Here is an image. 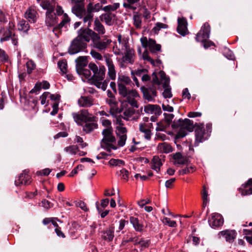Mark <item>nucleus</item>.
<instances>
[{"instance_id": "nucleus-28", "label": "nucleus", "mask_w": 252, "mask_h": 252, "mask_svg": "<svg viewBox=\"0 0 252 252\" xmlns=\"http://www.w3.org/2000/svg\"><path fill=\"white\" fill-rule=\"evenodd\" d=\"M80 170L83 169H90L93 167L94 164V162L91 158H80Z\"/></svg>"}, {"instance_id": "nucleus-42", "label": "nucleus", "mask_w": 252, "mask_h": 252, "mask_svg": "<svg viewBox=\"0 0 252 252\" xmlns=\"http://www.w3.org/2000/svg\"><path fill=\"white\" fill-rule=\"evenodd\" d=\"M136 241L137 243H135V245L137 246L139 248H140L141 251H142L149 246V241L148 240H145L137 238Z\"/></svg>"}, {"instance_id": "nucleus-17", "label": "nucleus", "mask_w": 252, "mask_h": 252, "mask_svg": "<svg viewBox=\"0 0 252 252\" xmlns=\"http://www.w3.org/2000/svg\"><path fill=\"white\" fill-rule=\"evenodd\" d=\"M195 141L194 145L197 146L198 144L204 141L205 138V129L202 125L197 126L195 130Z\"/></svg>"}, {"instance_id": "nucleus-7", "label": "nucleus", "mask_w": 252, "mask_h": 252, "mask_svg": "<svg viewBox=\"0 0 252 252\" xmlns=\"http://www.w3.org/2000/svg\"><path fill=\"white\" fill-rule=\"evenodd\" d=\"M94 34L93 47L100 51H104L111 43V40L107 38L100 40V37L98 33Z\"/></svg>"}, {"instance_id": "nucleus-12", "label": "nucleus", "mask_w": 252, "mask_h": 252, "mask_svg": "<svg viewBox=\"0 0 252 252\" xmlns=\"http://www.w3.org/2000/svg\"><path fill=\"white\" fill-rule=\"evenodd\" d=\"M210 26L205 23L200 32L197 34L196 40L197 41H205L209 37Z\"/></svg>"}, {"instance_id": "nucleus-46", "label": "nucleus", "mask_w": 252, "mask_h": 252, "mask_svg": "<svg viewBox=\"0 0 252 252\" xmlns=\"http://www.w3.org/2000/svg\"><path fill=\"white\" fill-rule=\"evenodd\" d=\"M72 12L77 17H79V0H71Z\"/></svg>"}, {"instance_id": "nucleus-50", "label": "nucleus", "mask_w": 252, "mask_h": 252, "mask_svg": "<svg viewBox=\"0 0 252 252\" xmlns=\"http://www.w3.org/2000/svg\"><path fill=\"white\" fill-rule=\"evenodd\" d=\"M116 133L117 136H126L127 130L125 127L116 126Z\"/></svg>"}, {"instance_id": "nucleus-49", "label": "nucleus", "mask_w": 252, "mask_h": 252, "mask_svg": "<svg viewBox=\"0 0 252 252\" xmlns=\"http://www.w3.org/2000/svg\"><path fill=\"white\" fill-rule=\"evenodd\" d=\"M64 150L71 155H75L78 151L77 145H71L65 148Z\"/></svg>"}, {"instance_id": "nucleus-15", "label": "nucleus", "mask_w": 252, "mask_h": 252, "mask_svg": "<svg viewBox=\"0 0 252 252\" xmlns=\"http://www.w3.org/2000/svg\"><path fill=\"white\" fill-rule=\"evenodd\" d=\"M118 43H116L115 46H114L113 51L114 53L117 55H120L123 53L126 48H127V43L125 41L121 40V35H119L118 37Z\"/></svg>"}, {"instance_id": "nucleus-25", "label": "nucleus", "mask_w": 252, "mask_h": 252, "mask_svg": "<svg viewBox=\"0 0 252 252\" xmlns=\"http://www.w3.org/2000/svg\"><path fill=\"white\" fill-rule=\"evenodd\" d=\"M50 87V83L47 81H43L42 82H37L34 88L31 90L30 93H35L37 94L42 88L43 89H48Z\"/></svg>"}, {"instance_id": "nucleus-35", "label": "nucleus", "mask_w": 252, "mask_h": 252, "mask_svg": "<svg viewBox=\"0 0 252 252\" xmlns=\"http://www.w3.org/2000/svg\"><path fill=\"white\" fill-rule=\"evenodd\" d=\"M152 168L158 172L160 170V167L162 165L161 159L158 156H154L152 160Z\"/></svg>"}, {"instance_id": "nucleus-22", "label": "nucleus", "mask_w": 252, "mask_h": 252, "mask_svg": "<svg viewBox=\"0 0 252 252\" xmlns=\"http://www.w3.org/2000/svg\"><path fill=\"white\" fill-rule=\"evenodd\" d=\"M144 111L149 114L159 115L161 113L160 107L158 105L148 104L144 106Z\"/></svg>"}, {"instance_id": "nucleus-57", "label": "nucleus", "mask_w": 252, "mask_h": 252, "mask_svg": "<svg viewBox=\"0 0 252 252\" xmlns=\"http://www.w3.org/2000/svg\"><path fill=\"white\" fill-rule=\"evenodd\" d=\"M90 54L91 56L95 60L101 61L103 59V57L101 55V54H100L99 53L95 50H92L91 51Z\"/></svg>"}, {"instance_id": "nucleus-2", "label": "nucleus", "mask_w": 252, "mask_h": 252, "mask_svg": "<svg viewBox=\"0 0 252 252\" xmlns=\"http://www.w3.org/2000/svg\"><path fill=\"white\" fill-rule=\"evenodd\" d=\"M119 94L124 98L123 101L129 103L133 107H138L135 98L139 97V94L135 90L130 89L122 84L119 85Z\"/></svg>"}, {"instance_id": "nucleus-37", "label": "nucleus", "mask_w": 252, "mask_h": 252, "mask_svg": "<svg viewBox=\"0 0 252 252\" xmlns=\"http://www.w3.org/2000/svg\"><path fill=\"white\" fill-rule=\"evenodd\" d=\"M36 12L33 9H29L25 13L26 17L31 23H34L36 20Z\"/></svg>"}, {"instance_id": "nucleus-36", "label": "nucleus", "mask_w": 252, "mask_h": 252, "mask_svg": "<svg viewBox=\"0 0 252 252\" xmlns=\"http://www.w3.org/2000/svg\"><path fill=\"white\" fill-rule=\"evenodd\" d=\"M130 221L136 231H141L143 230V225L139 222L137 218L131 217Z\"/></svg>"}, {"instance_id": "nucleus-43", "label": "nucleus", "mask_w": 252, "mask_h": 252, "mask_svg": "<svg viewBox=\"0 0 252 252\" xmlns=\"http://www.w3.org/2000/svg\"><path fill=\"white\" fill-rule=\"evenodd\" d=\"M122 84L124 86H126V85H129L132 84L131 80L130 78L126 76H122L120 78H119V82L118 83V88H119V84ZM119 88H118V89Z\"/></svg>"}, {"instance_id": "nucleus-19", "label": "nucleus", "mask_w": 252, "mask_h": 252, "mask_svg": "<svg viewBox=\"0 0 252 252\" xmlns=\"http://www.w3.org/2000/svg\"><path fill=\"white\" fill-rule=\"evenodd\" d=\"M83 16H84L83 22L84 24H85V26L89 28L91 26V22L94 15L92 13L88 12L87 10L86 11L84 10L80 5V18H81Z\"/></svg>"}, {"instance_id": "nucleus-62", "label": "nucleus", "mask_w": 252, "mask_h": 252, "mask_svg": "<svg viewBox=\"0 0 252 252\" xmlns=\"http://www.w3.org/2000/svg\"><path fill=\"white\" fill-rule=\"evenodd\" d=\"M117 137L118 138V145L120 147L124 146L125 145L126 141L127 139V136L121 135V136Z\"/></svg>"}, {"instance_id": "nucleus-38", "label": "nucleus", "mask_w": 252, "mask_h": 252, "mask_svg": "<svg viewBox=\"0 0 252 252\" xmlns=\"http://www.w3.org/2000/svg\"><path fill=\"white\" fill-rule=\"evenodd\" d=\"M139 130L144 134V137L146 139L150 140L151 139V131L147 128V126L145 124H140L139 125Z\"/></svg>"}, {"instance_id": "nucleus-52", "label": "nucleus", "mask_w": 252, "mask_h": 252, "mask_svg": "<svg viewBox=\"0 0 252 252\" xmlns=\"http://www.w3.org/2000/svg\"><path fill=\"white\" fill-rule=\"evenodd\" d=\"M88 63V61L87 60V57H86V56L80 57V75H81V68L87 67Z\"/></svg>"}, {"instance_id": "nucleus-51", "label": "nucleus", "mask_w": 252, "mask_h": 252, "mask_svg": "<svg viewBox=\"0 0 252 252\" xmlns=\"http://www.w3.org/2000/svg\"><path fill=\"white\" fill-rule=\"evenodd\" d=\"M109 164L111 166H121L125 164V162L119 159H111L109 161Z\"/></svg>"}, {"instance_id": "nucleus-5", "label": "nucleus", "mask_w": 252, "mask_h": 252, "mask_svg": "<svg viewBox=\"0 0 252 252\" xmlns=\"http://www.w3.org/2000/svg\"><path fill=\"white\" fill-rule=\"evenodd\" d=\"M102 134L103 137L101 140V143L106 145L107 151L111 152V150H116L117 147L111 143L115 142L116 140L113 134V129H104Z\"/></svg>"}, {"instance_id": "nucleus-11", "label": "nucleus", "mask_w": 252, "mask_h": 252, "mask_svg": "<svg viewBox=\"0 0 252 252\" xmlns=\"http://www.w3.org/2000/svg\"><path fill=\"white\" fill-rule=\"evenodd\" d=\"M210 226L214 228L220 227L223 224L222 216L218 213H213L208 220Z\"/></svg>"}, {"instance_id": "nucleus-60", "label": "nucleus", "mask_w": 252, "mask_h": 252, "mask_svg": "<svg viewBox=\"0 0 252 252\" xmlns=\"http://www.w3.org/2000/svg\"><path fill=\"white\" fill-rule=\"evenodd\" d=\"M118 8L117 5H109L104 6L102 8V10H104L105 13L106 12H112L115 11Z\"/></svg>"}, {"instance_id": "nucleus-58", "label": "nucleus", "mask_w": 252, "mask_h": 252, "mask_svg": "<svg viewBox=\"0 0 252 252\" xmlns=\"http://www.w3.org/2000/svg\"><path fill=\"white\" fill-rule=\"evenodd\" d=\"M194 166H190L189 167H187L184 169L180 170L179 172L180 175L188 174L190 172H192L194 171Z\"/></svg>"}, {"instance_id": "nucleus-24", "label": "nucleus", "mask_w": 252, "mask_h": 252, "mask_svg": "<svg viewBox=\"0 0 252 252\" xmlns=\"http://www.w3.org/2000/svg\"><path fill=\"white\" fill-rule=\"evenodd\" d=\"M78 35L71 42L68 48V52L70 55H74L79 53V31Z\"/></svg>"}, {"instance_id": "nucleus-56", "label": "nucleus", "mask_w": 252, "mask_h": 252, "mask_svg": "<svg viewBox=\"0 0 252 252\" xmlns=\"http://www.w3.org/2000/svg\"><path fill=\"white\" fill-rule=\"evenodd\" d=\"M26 65L28 74L31 73L32 70H34L35 68V63L32 61L28 62Z\"/></svg>"}, {"instance_id": "nucleus-16", "label": "nucleus", "mask_w": 252, "mask_h": 252, "mask_svg": "<svg viewBox=\"0 0 252 252\" xmlns=\"http://www.w3.org/2000/svg\"><path fill=\"white\" fill-rule=\"evenodd\" d=\"M100 20L108 26L113 25L116 21V15L113 12H106L99 16Z\"/></svg>"}, {"instance_id": "nucleus-10", "label": "nucleus", "mask_w": 252, "mask_h": 252, "mask_svg": "<svg viewBox=\"0 0 252 252\" xmlns=\"http://www.w3.org/2000/svg\"><path fill=\"white\" fill-rule=\"evenodd\" d=\"M141 90L145 99L148 102H154L155 101V97L157 95V92L155 87L153 86L147 88L142 87Z\"/></svg>"}, {"instance_id": "nucleus-14", "label": "nucleus", "mask_w": 252, "mask_h": 252, "mask_svg": "<svg viewBox=\"0 0 252 252\" xmlns=\"http://www.w3.org/2000/svg\"><path fill=\"white\" fill-rule=\"evenodd\" d=\"M54 8L48 9L46 13V25L48 27H53L58 22V18L54 13Z\"/></svg>"}, {"instance_id": "nucleus-41", "label": "nucleus", "mask_w": 252, "mask_h": 252, "mask_svg": "<svg viewBox=\"0 0 252 252\" xmlns=\"http://www.w3.org/2000/svg\"><path fill=\"white\" fill-rule=\"evenodd\" d=\"M91 69L89 67V64L86 67L81 68V75L84 76L86 79H92Z\"/></svg>"}, {"instance_id": "nucleus-30", "label": "nucleus", "mask_w": 252, "mask_h": 252, "mask_svg": "<svg viewBox=\"0 0 252 252\" xmlns=\"http://www.w3.org/2000/svg\"><path fill=\"white\" fill-rule=\"evenodd\" d=\"M175 160L174 164H186L188 162L186 157L183 156L180 153H177L173 156Z\"/></svg>"}, {"instance_id": "nucleus-48", "label": "nucleus", "mask_w": 252, "mask_h": 252, "mask_svg": "<svg viewBox=\"0 0 252 252\" xmlns=\"http://www.w3.org/2000/svg\"><path fill=\"white\" fill-rule=\"evenodd\" d=\"M80 209H81L85 213L84 215H82V217L84 220H86L87 216V214H86V213L89 212V208L84 202L80 201Z\"/></svg>"}, {"instance_id": "nucleus-31", "label": "nucleus", "mask_w": 252, "mask_h": 252, "mask_svg": "<svg viewBox=\"0 0 252 252\" xmlns=\"http://www.w3.org/2000/svg\"><path fill=\"white\" fill-rule=\"evenodd\" d=\"M102 238L108 241H112L114 238V227H110L109 229L103 231Z\"/></svg>"}, {"instance_id": "nucleus-53", "label": "nucleus", "mask_w": 252, "mask_h": 252, "mask_svg": "<svg viewBox=\"0 0 252 252\" xmlns=\"http://www.w3.org/2000/svg\"><path fill=\"white\" fill-rule=\"evenodd\" d=\"M30 25L26 21L22 22L19 27V30L23 31L24 32L27 33L28 31L29 30Z\"/></svg>"}, {"instance_id": "nucleus-55", "label": "nucleus", "mask_w": 252, "mask_h": 252, "mask_svg": "<svg viewBox=\"0 0 252 252\" xmlns=\"http://www.w3.org/2000/svg\"><path fill=\"white\" fill-rule=\"evenodd\" d=\"M101 122L102 126L105 127L104 129H112L111 122L109 120L102 118L101 119Z\"/></svg>"}, {"instance_id": "nucleus-4", "label": "nucleus", "mask_w": 252, "mask_h": 252, "mask_svg": "<svg viewBox=\"0 0 252 252\" xmlns=\"http://www.w3.org/2000/svg\"><path fill=\"white\" fill-rule=\"evenodd\" d=\"M160 80H159L158 76L154 73L153 74V81L154 83L157 85L162 84L164 88V91L162 93L163 97L165 98H171L172 97V94L171 91V88L169 86V79L166 77L165 73L160 71L159 72Z\"/></svg>"}, {"instance_id": "nucleus-21", "label": "nucleus", "mask_w": 252, "mask_h": 252, "mask_svg": "<svg viewBox=\"0 0 252 252\" xmlns=\"http://www.w3.org/2000/svg\"><path fill=\"white\" fill-rule=\"evenodd\" d=\"M239 190L242 195L252 194V178L250 179L245 184L242 185Z\"/></svg>"}, {"instance_id": "nucleus-39", "label": "nucleus", "mask_w": 252, "mask_h": 252, "mask_svg": "<svg viewBox=\"0 0 252 252\" xmlns=\"http://www.w3.org/2000/svg\"><path fill=\"white\" fill-rule=\"evenodd\" d=\"M3 32L2 37L0 38V42L8 41L11 38L12 35V31L10 30H5L4 28H1L0 32Z\"/></svg>"}, {"instance_id": "nucleus-29", "label": "nucleus", "mask_w": 252, "mask_h": 252, "mask_svg": "<svg viewBox=\"0 0 252 252\" xmlns=\"http://www.w3.org/2000/svg\"><path fill=\"white\" fill-rule=\"evenodd\" d=\"M157 150L160 153L168 154L172 151V148L169 144L163 142L158 144Z\"/></svg>"}, {"instance_id": "nucleus-54", "label": "nucleus", "mask_w": 252, "mask_h": 252, "mask_svg": "<svg viewBox=\"0 0 252 252\" xmlns=\"http://www.w3.org/2000/svg\"><path fill=\"white\" fill-rule=\"evenodd\" d=\"M162 222L165 224L168 225L170 227H175L176 226V222L175 221L171 220L169 218L165 217L162 219Z\"/></svg>"}, {"instance_id": "nucleus-6", "label": "nucleus", "mask_w": 252, "mask_h": 252, "mask_svg": "<svg viewBox=\"0 0 252 252\" xmlns=\"http://www.w3.org/2000/svg\"><path fill=\"white\" fill-rule=\"evenodd\" d=\"M94 33H97L88 28L80 30V51L87 47V42H89L91 39L93 41Z\"/></svg>"}, {"instance_id": "nucleus-9", "label": "nucleus", "mask_w": 252, "mask_h": 252, "mask_svg": "<svg viewBox=\"0 0 252 252\" xmlns=\"http://www.w3.org/2000/svg\"><path fill=\"white\" fill-rule=\"evenodd\" d=\"M111 57V56L109 54H106L103 56L108 67V75L111 80H115L116 77V71L115 65Z\"/></svg>"}, {"instance_id": "nucleus-13", "label": "nucleus", "mask_w": 252, "mask_h": 252, "mask_svg": "<svg viewBox=\"0 0 252 252\" xmlns=\"http://www.w3.org/2000/svg\"><path fill=\"white\" fill-rule=\"evenodd\" d=\"M237 232L234 230L226 229L221 231L218 233L219 238H224L226 241L229 243H232L235 239Z\"/></svg>"}, {"instance_id": "nucleus-64", "label": "nucleus", "mask_w": 252, "mask_h": 252, "mask_svg": "<svg viewBox=\"0 0 252 252\" xmlns=\"http://www.w3.org/2000/svg\"><path fill=\"white\" fill-rule=\"evenodd\" d=\"M165 115V123L167 125L169 126L174 118V115L172 114H164Z\"/></svg>"}, {"instance_id": "nucleus-33", "label": "nucleus", "mask_w": 252, "mask_h": 252, "mask_svg": "<svg viewBox=\"0 0 252 252\" xmlns=\"http://www.w3.org/2000/svg\"><path fill=\"white\" fill-rule=\"evenodd\" d=\"M94 30L98 32V34H103L105 32L104 26L101 24L98 18H95L94 21Z\"/></svg>"}, {"instance_id": "nucleus-34", "label": "nucleus", "mask_w": 252, "mask_h": 252, "mask_svg": "<svg viewBox=\"0 0 252 252\" xmlns=\"http://www.w3.org/2000/svg\"><path fill=\"white\" fill-rule=\"evenodd\" d=\"M93 117L89 114L87 110L82 109L80 110V123L85 122L91 121Z\"/></svg>"}, {"instance_id": "nucleus-27", "label": "nucleus", "mask_w": 252, "mask_h": 252, "mask_svg": "<svg viewBox=\"0 0 252 252\" xmlns=\"http://www.w3.org/2000/svg\"><path fill=\"white\" fill-rule=\"evenodd\" d=\"M177 31L182 35H185L188 32L187 22L185 18H179Z\"/></svg>"}, {"instance_id": "nucleus-59", "label": "nucleus", "mask_w": 252, "mask_h": 252, "mask_svg": "<svg viewBox=\"0 0 252 252\" xmlns=\"http://www.w3.org/2000/svg\"><path fill=\"white\" fill-rule=\"evenodd\" d=\"M167 124L165 123L164 121L160 122L157 123V126L156 127L157 131H163L166 128Z\"/></svg>"}, {"instance_id": "nucleus-3", "label": "nucleus", "mask_w": 252, "mask_h": 252, "mask_svg": "<svg viewBox=\"0 0 252 252\" xmlns=\"http://www.w3.org/2000/svg\"><path fill=\"white\" fill-rule=\"evenodd\" d=\"M172 127L173 128H179L176 135L177 138L185 137L188 134V132L193 131L194 128L193 122L188 119L185 120L180 119L177 121L174 120L172 124Z\"/></svg>"}, {"instance_id": "nucleus-47", "label": "nucleus", "mask_w": 252, "mask_h": 252, "mask_svg": "<svg viewBox=\"0 0 252 252\" xmlns=\"http://www.w3.org/2000/svg\"><path fill=\"white\" fill-rule=\"evenodd\" d=\"M58 65L63 73L67 72V62L65 60H60L58 63Z\"/></svg>"}, {"instance_id": "nucleus-45", "label": "nucleus", "mask_w": 252, "mask_h": 252, "mask_svg": "<svg viewBox=\"0 0 252 252\" xmlns=\"http://www.w3.org/2000/svg\"><path fill=\"white\" fill-rule=\"evenodd\" d=\"M134 108L135 107H133L131 106L130 107L127 108L124 111L123 114L125 116V118L127 120L129 118L131 117L134 114L135 112Z\"/></svg>"}, {"instance_id": "nucleus-20", "label": "nucleus", "mask_w": 252, "mask_h": 252, "mask_svg": "<svg viewBox=\"0 0 252 252\" xmlns=\"http://www.w3.org/2000/svg\"><path fill=\"white\" fill-rule=\"evenodd\" d=\"M31 176L26 173L25 171H24L20 174L18 179L15 180V185L16 186L21 185H28L31 183Z\"/></svg>"}, {"instance_id": "nucleus-26", "label": "nucleus", "mask_w": 252, "mask_h": 252, "mask_svg": "<svg viewBox=\"0 0 252 252\" xmlns=\"http://www.w3.org/2000/svg\"><path fill=\"white\" fill-rule=\"evenodd\" d=\"M82 126L83 131L86 133H89L97 128L96 124L93 122V120L89 121H85L80 123Z\"/></svg>"}, {"instance_id": "nucleus-8", "label": "nucleus", "mask_w": 252, "mask_h": 252, "mask_svg": "<svg viewBox=\"0 0 252 252\" xmlns=\"http://www.w3.org/2000/svg\"><path fill=\"white\" fill-rule=\"evenodd\" d=\"M142 45L144 48L149 47L151 52L154 53L160 50L161 46L160 44H156V41L151 38L148 40L147 37H143L140 39Z\"/></svg>"}, {"instance_id": "nucleus-40", "label": "nucleus", "mask_w": 252, "mask_h": 252, "mask_svg": "<svg viewBox=\"0 0 252 252\" xmlns=\"http://www.w3.org/2000/svg\"><path fill=\"white\" fill-rule=\"evenodd\" d=\"M101 9H102V6L99 3H97L94 6L92 3H89L87 7V10L91 13L98 12Z\"/></svg>"}, {"instance_id": "nucleus-61", "label": "nucleus", "mask_w": 252, "mask_h": 252, "mask_svg": "<svg viewBox=\"0 0 252 252\" xmlns=\"http://www.w3.org/2000/svg\"><path fill=\"white\" fill-rule=\"evenodd\" d=\"M8 60V56L6 54L5 52L1 49H0V61L2 62H7Z\"/></svg>"}, {"instance_id": "nucleus-18", "label": "nucleus", "mask_w": 252, "mask_h": 252, "mask_svg": "<svg viewBox=\"0 0 252 252\" xmlns=\"http://www.w3.org/2000/svg\"><path fill=\"white\" fill-rule=\"evenodd\" d=\"M134 50L128 47L124 51V55L123 57V61L126 63L133 64L135 60Z\"/></svg>"}, {"instance_id": "nucleus-44", "label": "nucleus", "mask_w": 252, "mask_h": 252, "mask_svg": "<svg viewBox=\"0 0 252 252\" xmlns=\"http://www.w3.org/2000/svg\"><path fill=\"white\" fill-rule=\"evenodd\" d=\"M126 1H125L123 3V6L128 9H135L136 7L133 6V4L139 1V0H125Z\"/></svg>"}, {"instance_id": "nucleus-1", "label": "nucleus", "mask_w": 252, "mask_h": 252, "mask_svg": "<svg viewBox=\"0 0 252 252\" xmlns=\"http://www.w3.org/2000/svg\"><path fill=\"white\" fill-rule=\"evenodd\" d=\"M89 67L93 73L92 76L93 84L99 89L105 91L107 87L108 80H104L105 76L106 69L104 65L97 66L94 63H89Z\"/></svg>"}, {"instance_id": "nucleus-63", "label": "nucleus", "mask_w": 252, "mask_h": 252, "mask_svg": "<svg viewBox=\"0 0 252 252\" xmlns=\"http://www.w3.org/2000/svg\"><path fill=\"white\" fill-rule=\"evenodd\" d=\"M119 176L123 179L127 180L128 179V172L125 169H122L120 171Z\"/></svg>"}, {"instance_id": "nucleus-23", "label": "nucleus", "mask_w": 252, "mask_h": 252, "mask_svg": "<svg viewBox=\"0 0 252 252\" xmlns=\"http://www.w3.org/2000/svg\"><path fill=\"white\" fill-rule=\"evenodd\" d=\"M70 21L69 18L67 15L65 13L63 14V19L61 22V23L57 25L54 28L53 32L55 33V35L59 37L62 33V28Z\"/></svg>"}, {"instance_id": "nucleus-32", "label": "nucleus", "mask_w": 252, "mask_h": 252, "mask_svg": "<svg viewBox=\"0 0 252 252\" xmlns=\"http://www.w3.org/2000/svg\"><path fill=\"white\" fill-rule=\"evenodd\" d=\"M93 104V99L91 96H82L80 98V105L83 107H90Z\"/></svg>"}]
</instances>
